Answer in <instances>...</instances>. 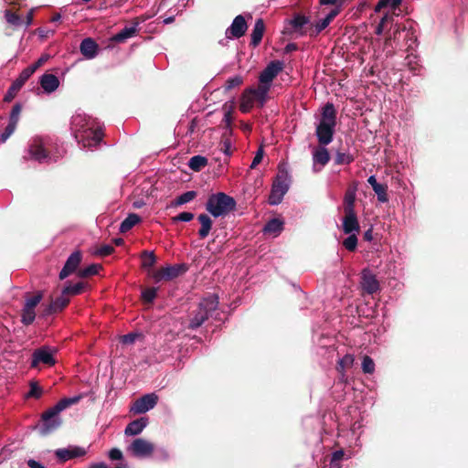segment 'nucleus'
Listing matches in <instances>:
<instances>
[{
  "label": "nucleus",
  "mask_w": 468,
  "mask_h": 468,
  "mask_svg": "<svg viewBox=\"0 0 468 468\" xmlns=\"http://www.w3.org/2000/svg\"><path fill=\"white\" fill-rule=\"evenodd\" d=\"M248 28L243 16H237L231 25L226 29L225 36L228 39L239 38L246 33Z\"/></svg>",
  "instance_id": "obj_14"
},
{
  "label": "nucleus",
  "mask_w": 468,
  "mask_h": 468,
  "mask_svg": "<svg viewBox=\"0 0 468 468\" xmlns=\"http://www.w3.org/2000/svg\"><path fill=\"white\" fill-rule=\"evenodd\" d=\"M357 232L349 233L348 237L343 240V246L348 250V251H355L357 247Z\"/></svg>",
  "instance_id": "obj_43"
},
{
  "label": "nucleus",
  "mask_w": 468,
  "mask_h": 468,
  "mask_svg": "<svg viewBox=\"0 0 468 468\" xmlns=\"http://www.w3.org/2000/svg\"><path fill=\"white\" fill-rule=\"evenodd\" d=\"M80 399H81V396H75L72 398H64L57 403L56 410L59 409L60 411H62V410L68 409L69 407L77 404L80 400Z\"/></svg>",
  "instance_id": "obj_41"
},
{
  "label": "nucleus",
  "mask_w": 468,
  "mask_h": 468,
  "mask_svg": "<svg viewBox=\"0 0 468 468\" xmlns=\"http://www.w3.org/2000/svg\"><path fill=\"white\" fill-rule=\"evenodd\" d=\"M90 468H108L104 463L92 464Z\"/></svg>",
  "instance_id": "obj_64"
},
{
  "label": "nucleus",
  "mask_w": 468,
  "mask_h": 468,
  "mask_svg": "<svg viewBox=\"0 0 468 468\" xmlns=\"http://www.w3.org/2000/svg\"><path fill=\"white\" fill-rule=\"evenodd\" d=\"M158 401V396L154 393H150L142 396L136 399L131 408V411L134 414H142L154 409Z\"/></svg>",
  "instance_id": "obj_13"
},
{
  "label": "nucleus",
  "mask_w": 468,
  "mask_h": 468,
  "mask_svg": "<svg viewBox=\"0 0 468 468\" xmlns=\"http://www.w3.org/2000/svg\"><path fill=\"white\" fill-rule=\"evenodd\" d=\"M86 286L85 282H80L74 285L69 284L63 288V294L69 295H79L80 294Z\"/></svg>",
  "instance_id": "obj_36"
},
{
  "label": "nucleus",
  "mask_w": 468,
  "mask_h": 468,
  "mask_svg": "<svg viewBox=\"0 0 468 468\" xmlns=\"http://www.w3.org/2000/svg\"><path fill=\"white\" fill-rule=\"evenodd\" d=\"M86 454L85 449L81 447H73V448H62L58 449L55 452V455L60 462H67L70 459L76 458V457H81Z\"/></svg>",
  "instance_id": "obj_19"
},
{
  "label": "nucleus",
  "mask_w": 468,
  "mask_h": 468,
  "mask_svg": "<svg viewBox=\"0 0 468 468\" xmlns=\"http://www.w3.org/2000/svg\"><path fill=\"white\" fill-rule=\"evenodd\" d=\"M30 71L31 69L29 70L26 69L22 70L18 78L12 83L6 94L5 95L4 100L5 101H11L15 98L17 91L23 87L25 82L31 77Z\"/></svg>",
  "instance_id": "obj_17"
},
{
  "label": "nucleus",
  "mask_w": 468,
  "mask_h": 468,
  "mask_svg": "<svg viewBox=\"0 0 468 468\" xmlns=\"http://www.w3.org/2000/svg\"><path fill=\"white\" fill-rule=\"evenodd\" d=\"M283 62L280 60L271 61L266 68L261 72L259 76L260 83L265 84L269 87L271 86L272 80L283 69Z\"/></svg>",
  "instance_id": "obj_11"
},
{
  "label": "nucleus",
  "mask_w": 468,
  "mask_h": 468,
  "mask_svg": "<svg viewBox=\"0 0 468 468\" xmlns=\"http://www.w3.org/2000/svg\"><path fill=\"white\" fill-rule=\"evenodd\" d=\"M48 59V57L42 56L34 64L26 68V69H31L30 74L32 75L39 67H41Z\"/></svg>",
  "instance_id": "obj_56"
},
{
  "label": "nucleus",
  "mask_w": 468,
  "mask_h": 468,
  "mask_svg": "<svg viewBox=\"0 0 468 468\" xmlns=\"http://www.w3.org/2000/svg\"><path fill=\"white\" fill-rule=\"evenodd\" d=\"M354 202L355 193L353 191L347 192L345 197V205H354Z\"/></svg>",
  "instance_id": "obj_62"
},
{
  "label": "nucleus",
  "mask_w": 468,
  "mask_h": 468,
  "mask_svg": "<svg viewBox=\"0 0 468 468\" xmlns=\"http://www.w3.org/2000/svg\"><path fill=\"white\" fill-rule=\"evenodd\" d=\"M142 267L148 269L153 267L156 262V256L154 251L144 250L141 254Z\"/></svg>",
  "instance_id": "obj_35"
},
{
  "label": "nucleus",
  "mask_w": 468,
  "mask_h": 468,
  "mask_svg": "<svg viewBox=\"0 0 468 468\" xmlns=\"http://www.w3.org/2000/svg\"><path fill=\"white\" fill-rule=\"evenodd\" d=\"M109 457L110 459L112 460H114V461H119V460H122L123 455H122V452L121 450L117 449V448H113L109 452Z\"/></svg>",
  "instance_id": "obj_59"
},
{
  "label": "nucleus",
  "mask_w": 468,
  "mask_h": 468,
  "mask_svg": "<svg viewBox=\"0 0 468 468\" xmlns=\"http://www.w3.org/2000/svg\"><path fill=\"white\" fill-rule=\"evenodd\" d=\"M263 158V150L260 148L257 153L255 154V156L250 164V168L254 169L261 161Z\"/></svg>",
  "instance_id": "obj_57"
},
{
  "label": "nucleus",
  "mask_w": 468,
  "mask_h": 468,
  "mask_svg": "<svg viewBox=\"0 0 468 468\" xmlns=\"http://www.w3.org/2000/svg\"><path fill=\"white\" fill-rule=\"evenodd\" d=\"M22 107L19 103H16L13 106L12 111L9 115V123L16 125L18 123L20 113H21Z\"/></svg>",
  "instance_id": "obj_46"
},
{
  "label": "nucleus",
  "mask_w": 468,
  "mask_h": 468,
  "mask_svg": "<svg viewBox=\"0 0 468 468\" xmlns=\"http://www.w3.org/2000/svg\"><path fill=\"white\" fill-rule=\"evenodd\" d=\"M54 142L48 136H35L30 141L28 146V154L30 158L42 162H48L50 160H57V156L52 154V147Z\"/></svg>",
  "instance_id": "obj_4"
},
{
  "label": "nucleus",
  "mask_w": 468,
  "mask_h": 468,
  "mask_svg": "<svg viewBox=\"0 0 468 468\" xmlns=\"http://www.w3.org/2000/svg\"><path fill=\"white\" fill-rule=\"evenodd\" d=\"M207 165V159L202 155H195L188 161V166L195 172H199Z\"/></svg>",
  "instance_id": "obj_33"
},
{
  "label": "nucleus",
  "mask_w": 468,
  "mask_h": 468,
  "mask_svg": "<svg viewBox=\"0 0 468 468\" xmlns=\"http://www.w3.org/2000/svg\"><path fill=\"white\" fill-rule=\"evenodd\" d=\"M197 197L196 191H187L184 194L180 195L176 199H175L171 205H186L194 200Z\"/></svg>",
  "instance_id": "obj_40"
},
{
  "label": "nucleus",
  "mask_w": 468,
  "mask_h": 468,
  "mask_svg": "<svg viewBox=\"0 0 468 468\" xmlns=\"http://www.w3.org/2000/svg\"><path fill=\"white\" fill-rule=\"evenodd\" d=\"M39 83L41 88L47 93L55 91L59 86V80L58 77L51 73L43 74L40 77Z\"/></svg>",
  "instance_id": "obj_21"
},
{
  "label": "nucleus",
  "mask_w": 468,
  "mask_h": 468,
  "mask_svg": "<svg viewBox=\"0 0 468 468\" xmlns=\"http://www.w3.org/2000/svg\"><path fill=\"white\" fill-rule=\"evenodd\" d=\"M361 287L367 294H374L380 291V284L375 274L368 269H364L361 272Z\"/></svg>",
  "instance_id": "obj_15"
},
{
  "label": "nucleus",
  "mask_w": 468,
  "mask_h": 468,
  "mask_svg": "<svg viewBox=\"0 0 468 468\" xmlns=\"http://www.w3.org/2000/svg\"><path fill=\"white\" fill-rule=\"evenodd\" d=\"M353 161V157L349 154L337 153L335 156V163L338 165H348Z\"/></svg>",
  "instance_id": "obj_53"
},
{
  "label": "nucleus",
  "mask_w": 468,
  "mask_h": 468,
  "mask_svg": "<svg viewBox=\"0 0 468 468\" xmlns=\"http://www.w3.org/2000/svg\"><path fill=\"white\" fill-rule=\"evenodd\" d=\"M80 49L81 54L87 58H94L98 54V45L90 37L83 39L80 43Z\"/></svg>",
  "instance_id": "obj_22"
},
{
  "label": "nucleus",
  "mask_w": 468,
  "mask_h": 468,
  "mask_svg": "<svg viewBox=\"0 0 468 468\" xmlns=\"http://www.w3.org/2000/svg\"><path fill=\"white\" fill-rule=\"evenodd\" d=\"M284 228V220L282 218H274L266 222L262 229L265 235L278 237Z\"/></svg>",
  "instance_id": "obj_20"
},
{
  "label": "nucleus",
  "mask_w": 468,
  "mask_h": 468,
  "mask_svg": "<svg viewBox=\"0 0 468 468\" xmlns=\"http://www.w3.org/2000/svg\"><path fill=\"white\" fill-rule=\"evenodd\" d=\"M367 182L372 186L374 192L377 194L378 201L381 203L387 202V186L378 183L375 176H370L367 179Z\"/></svg>",
  "instance_id": "obj_26"
},
{
  "label": "nucleus",
  "mask_w": 468,
  "mask_h": 468,
  "mask_svg": "<svg viewBox=\"0 0 468 468\" xmlns=\"http://www.w3.org/2000/svg\"><path fill=\"white\" fill-rule=\"evenodd\" d=\"M264 30H265V26H264V22L261 18H259L255 21V24H254V27H253V29H252V32H251V40H250V45H252L253 47H257L261 39H262V37H263V34H264Z\"/></svg>",
  "instance_id": "obj_27"
},
{
  "label": "nucleus",
  "mask_w": 468,
  "mask_h": 468,
  "mask_svg": "<svg viewBox=\"0 0 468 468\" xmlns=\"http://www.w3.org/2000/svg\"><path fill=\"white\" fill-rule=\"evenodd\" d=\"M44 293L42 291H37L34 294L26 292L24 295L25 303L21 311V323L24 325H30L36 318L35 308L43 299Z\"/></svg>",
  "instance_id": "obj_6"
},
{
  "label": "nucleus",
  "mask_w": 468,
  "mask_h": 468,
  "mask_svg": "<svg viewBox=\"0 0 468 468\" xmlns=\"http://www.w3.org/2000/svg\"><path fill=\"white\" fill-rule=\"evenodd\" d=\"M336 125V112L333 103H326L321 112V117L316 125L315 134L318 143L323 145H328L334 138Z\"/></svg>",
  "instance_id": "obj_3"
},
{
  "label": "nucleus",
  "mask_w": 468,
  "mask_h": 468,
  "mask_svg": "<svg viewBox=\"0 0 468 468\" xmlns=\"http://www.w3.org/2000/svg\"><path fill=\"white\" fill-rule=\"evenodd\" d=\"M29 391L27 394V398H34L36 399H40L43 394L42 388L38 385L37 381H30L29 383Z\"/></svg>",
  "instance_id": "obj_44"
},
{
  "label": "nucleus",
  "mask_w": 468,
  "mask_h": 468,
  "mask_svg": "<svg viewBox=\"0 0 468 468\" xmlns=\"http://www.w3.org/2000/svg\"><path fill=\"white\" fill-rule=\"evenodd\" d=\"M157 295V289L154 287L145 288L142 292V300L144 303L151 304Z\"/></svg>",
  "instance_id": "obj_42"
},
{
  "label": "nucleus",
  "mask_w": 468,
  "mask_h": 468,
  "mask_svg": "<svg viewBox=\"0 0 468 468\" xmlns=\"http://www.w3.org/2000/svg\"><path fill=\"white\" fill-rule=\"evenodd\" d=\"M255 96L252 89H247L243 91L240 99L239 110L242 112H249L254 106Z\"/></svg>",
  "instance_id": "obj_28"
},
{
  "label": "nucleus",
  "mask_w": 468,
  "mask_h": 468,
  "mask_svg": "<svg viewBox=\"0 0 468 468\" xmlns=\"http://www.w3.org/2000/svg\"><path fill=\"white\" fill-rule=\"evenodd\" d=\"M290 175L284 168H280L272 183L269 196V205H280L290 186Z\"/></svg>",
  "instance_id": "obj_5"
},
{
  "label": "nucleus",
  "mask_w": 468,
  "mask_h": 468,
  "mask_svg": "<svg viewBox=\"0 0 468 468\" xmlns=\"http://www.w3.org/2000/svg\"><path fill=\"white\" fill-rule=\"evenodd\" d=\"M56 409L57 404L42 413L41 420L43 424L40 431L42 435H47L59 427L61 421L57 418V416L61 411L59 409Z\"/></svg>",
  "instance_id": "obj_9"
},
{
  "label": "nucleus",
  "mask_w": 468,
  "mask_h": 468,
  "mask_svg": "<svg viewBox=\"0 0 468 468\" xmlns=\"http://www.w3.org/2000/svg\"><path fill=\"white\" fill-rule=\"evenodd\" d=\"M243 83V78L240 75H235L229 78L225 82V90H230L236 87L240 86Z\"/></svg>",
  "instance_id": "obj_45"
},
{
  "label": "nucleus",
  "mask_w": 468,
  "mask_h": 468,
  "mask_svg": "<svg viewBox=\"0 0 468 468\" xmlns=\"http://www.w3.org/2000/svg\"><path fill=\"white\" fill-rule=\"evenodd\" d=\"M342 229L345 234L360 232V226L357 215L354 210V207H345L344 217L342 218Z\"/></svg>",
  "instance_id": "obj_12"
},
{
  "label": "nucleus",
  "mask_w": 468,
  "mask_h": 468,
  "mask_svg": "<svg viewBox=\"0 0 468 468\" xmlns=\"http://www.w3.org/2000/svg\"><path fill=\"white\" fill-rule=\"evenodd\" d=\"M218 307V297L217 294L212 293L203 298L196 308L188 313L186 327L191 330L199 328L209 317L213 316Z\"/></svg>",
  "instance_id": "obj_2"
},
{
  "label": "nucleus",
  "mask_w": 468,
  "mask_h": 468,
  "mask_svg": "<svg viewBox=\"0 0 468 468\" xmlns=\"http://www.w3.org/2000/svg\"><path fill=\"white\" fill-rule=\"evenodd\" d=\"M206 205H236V201L230 196L218 192L209 196Z\"/></svg>",
  "instance_id": "obj_25"
},
{
  "label": "nucleus",
  "mask_w": 468,
  "mask_h": 468,
  "mask_svg": "<svg viewBox=\"0 0 468 468\" xmlns=\"http://www.w3.org/2000/svg\"><path fill=\"white\" fill-rule=\"evenodd\" d=\"M313 159L314 164H319L322 166H324L329 162L330 155L327 149L323 146L314 152Z\"/></svg>",
  "instance_id": "obj_32"
},
{
  "label": "nucleus",
  "mask_w": 468,
  "mask_h": 468,
  "mask_svg": "<svg viewBox=\"0 0 468 468\" xmlns=\"http://www.w3.org/2000/svg\"><path fill=\"white\" fill-rule=\"evenodd\" d=\"M141 221L140 216L134 213H131L128 217L121 223L120 232L126 233L131 230L136 224Z\"/></svg>",
  "instance_id": "obj_31"
},
{
  "label": "nucleus",
  "mask_w": 468,
  "mask_h": 468,
  "mask_svg": "<svg viewBox=\"0 0 468 468\" xmlns=\"http://www.w3.org/2000/svg\"><path fill=\"white\" fill-rule=\"evenodd\" d=\"M201 228L198 230L200 239H205L208 236L212 228V219L207 214H200L197 218Z\"/></svg>",
  "instance_id": "obj_29"
},
{
  "label": "nucleus",
  "mask_w": 468,
  "mask_h": 468,
  "mask_svg": "<svg viewBox=\"0 0 468 468\" xmlns=\"http://www.w3.org/2000/svg\"><path fill=\"white\" fill-rule=\"evenodd\" d=\"M82 259L81 252L80 250L74 251L69 255L62 270L58 274L59 280H64L70 274L74 273Z\"/></svg>",
  "instance_id": "obj_16"
},
{
  "label": "nucleus",
  "mask_w": 468,
  "mask_h": 468,
  "mask_svg": "<svg viewBox=\"0 0 468 468\" xmlns=\"http://www.w3.org/2000/svg\"><path fill=\"white\" fill-rule=\"evenodd\" d=\"M354 356L350 354H346L337 363L336 369L338 372L344 376V372L346 369L350 368L354 364Z\"/></svg>",
  "instance_id": "obj_34"
},
{
  "label": "nucleus",
  "mask_w": 468,
  "mask_h": 468,
  "mask_svg": "<svg viewBox=\"0 0 468 468\" xmlns=\"http://www.w3.org/2000/svg\"><path fill=\"white\" fill-rule=\"evenodd\" d=\"M138 21L133 22V26L125 27L119 33L115 34L112 39L117 43L124 42L126 39L131 38L136 35L138 32Z\"/></svg>",
  "instance_id": "obj_23"
},
{
  "label": "nucleus",
  "mask_w": 468,
  "mask_h": 468,
  "mask_svg": "<svg viewBox=\"0 0 468 468\" xmlns=\"http://www.w3.org/2000/svg\"><path fill=\"white\" fill-rule=\"evenodd\" d=\"M5 19L6 21L13 25V26H20L21 25V18L18 15L15 14V13H12L11 11L9 10H6L5 11Z\"/></svg>",
  "instance_id": "obj_51"
},
{
  "label": "nucleus",
  "mask_w": 468,
  "mask_h": 468,
  "mask_svg": "<svg viewBox=\"0 0 468 468\" xmlns=\"http://www.w3.org/2000/svg\"><path fill=\"white\" fill-rule=\"evenodd\" d=\"M102 269L101 264H90L88 267L81 269L78 271L80 278H87L93 276L99 272V270Z\"/></svg>",
  "instance_id": "obj_37"
},
{
  "label": "nucleus",
  "mask_w": 468,
  "mask_h": 468,
  "mask_svg": "<svg viewBox=\"0 0 468 468\" xmlns=\"http://www.w3.org/2000/svg\"><path fill=\"white\" fill-rule=\"evenodd\" d=\"M69 301L68 294H63L62 292L60 296L52 300L50 303L45 307L43 310V315H50L58 312H61L68 306Z\"/></svg>",
  "instance_id": "obj_18"
},
{
  "label": "nucleus",
  "mask_w": 468,
  "mask_h": 468,
  "mask_svg": "<svg viewBox=\"0 0 468 468\" xmlns=\"http://www.w3.org/2000/svg\"><path fill=\"white\" fill-rule=\"evenodd\" d=\"M236 207H207V211L215 218L224 217L230 211H233Z\"/></svg>",
  "instance_id": "obj_39"
},
{
  "label": "nucleus",
  "mask_w": 468,
  "mask_h": 468,
  "mask_svg": "<svg viewBox=\"0 0 468 468\" xmlns=\"http://www.w3.org/2000/svg\"><path fill=\"white\" fill-rule=\"evenodd\" d=\"M402 0H379L378 7L390 6L391 8H397Z\"/></svg>",
  "instance_id": "obj_55"
},
{
  "label": "nucleus",
  "mask_w": 468,
  "mask_h": 468,
  "mask_svg": "<svg viewBox=\"0 0 468 468\" xmlns=\"http://www.w3.org/2000/svg\"><path fill=\"white\" fill-rule=\"evenodd\" d=\"M56 352V349L51 350V348L48 346H44L34 350L30 367L32 368H37L39 364H44L48 367H53L57 362L54 357V354Z\"/></svg>",
  "instance_id": "obj_7"
},
{
  "label": "nucleus",
  "mask_w": 468,
  "mask_h": 468,
  "mask_svg": "<svg viewBox=\"0 0 468 468\" xmlns=\"http://www.w3.org/2000/svg\"><path fill=\"white\" fill-rule=\"evenodd\" d=\"M270 89H271V87H269L265 84H262V83H260V85L257 89H252V92L255 96V100H259L261 101V105H263Z\"/></svg>",
  "instance_id": "obj_38"
},
{
  "label": "nucleus",
  "mask_w": 468,
  "mask_h": 468,
  "mask_svg": "<svg viewBox=\"0 0 468 468\" xmlns=\"http://www.w3.org/2000/svg\"><path fill=\"white\" fill-rule=\"evenodd\" d=\"M345 455V452L343 450L335 451L332 453L331 462L339 463V462L343 459Z\"/></svg>",
  "instance_id": "obj_60"
},
{
  "label": "nucleus",
  "mask_w": 468,
  "mask_h": 468,
  "mask_svg": "<svg viewBox=\"0 0 468 468\" xmlns=\"http://www.w3.org/2000/svg\"><path fill=\"white\" fill-rule=\"evenodd\" d=\"M136 339V335L134 334H127L122 336V343L125 345L133 344Z\"/></svg>",
  "instance_id": "obj_61"
},
{
  "label": "nucleus",
  "mask_w": 468,
  "mask_h": 468,
  "mask_svg": "<svg viewBox=\"0 0 468 468\" xmlns=\"http://www.w3.org/2000/svg\"><path fill=\"white\" fill-rule=\"evenodd\" d=\"M221 150L223 151V153L228 155V156H230L232 154V150H231V142L229 139H225L223 142H222V146H221Z\"/></svg>",
  "instance_id": "obj_58"
},
{
  "label": "nucleus",
  "mask_w": 468,
  "mask_h": 468,
  "mask_svg": "<svg viewBox=\"0 0 468 468\" xmlns=\"http://www.w3.org/2000/svg\"><path fill=\"white\" fill-rule=\"evenodd\" d=\"M148 423L147 418H140L131 421L125 428L124 433L127 436L140 434Z\"/></svg>",
  "instance_id": "obj_24"
},
{
  "label": "nucleus",
  "mask_w": 468,
  "mask_h": 468,
  "mask_svg": "<svg viewBox=\"0 0 468 468\" xmlns=\"http://www.w3.org/2000/svg\"><path fill=\"white\" fill-rule=\"evenodd\" d=\"M128 450L132 454L138 458L150 457L154 451V445L143 438H137L130 444Z\"/></svg>",
  "instance_id": "obj_10"
},
{
  "label": "nucleus",
  "mask_w": 468,
  "mask_h": 468,
  "mask_svg": "<svg viewBox=\"0 0 468 468\" xmlns=\"http://www.w3.org/2000/svg\"><path fill=\"white\" fill-rule=\"evenodd\" d=\"M336 16H338V9H332L324 18L318 20L314 25L315 33L319 34L325 29Z\"/></svg>",
  "instance_id": "obj_30"
},
{
  "label": "nucleus",
  "mask_w": 468,
  "mask_h": 468,
  "mask_svg": "<svg viewBox=\"0 0 468 468\" xmlns=\"http://www.w3.org/2000/svg\"><path fill=\"white\" fill-rule=\"evenodd\" d=\"M194 218V214L191 212H181L176 217L172 218L173 222L184 221L188 222Z\"/></svg>",
  "instance_id": "obj_54"
},
{
  "label": "nucleus",
  "mask_w": 468,
  "mask_h": 468,
  "mask_svg": "<svg viewBox=\"0 0 468 468\" xmlns=\"http://www.w3.org/2000/svg\"><path fill=\"white\" fill-rule=\"evenodd\" d=\"M362 370L366 374H372L375 371V363L370 356H365L363 357Z\"/></svg>",
  "instance_id": "obj_47"
},
{
  "label": "nucleus",
  "mask_w": 468,
  "mask_h": 468,
  "mask_svg": "<svg viewBox=\"0 0 468 468\" xmlns=\"http://www.w3.org/2000/svg\"><path fill=\"white\" fill-rule=\"evenodd\" d=\"M70 130L82 148L92 149L102 140V126L81 111H77L70 120Z\"/></svg>",
  "instance_id": "obj_1"
},
{
  "label": "nucleus",
  "mask_w": 468,
  "mask_h": 468,
  "mask_svg": "<svg viewBox=\"0 0 468 468\" xmlns=\"http://www.w3.org/2000/svg\"><path fill=\"white\" fill-rule=\"evenodd\" d=\"M27 465L30 468H46L42 463H40L39 462L35 461L33 459H30L27 461Z\"/></svg>",
  "instance_id": "obj_63"
},
{
  "label": "nucleus",
  "mask_w": 468,
  "mask_h": 468,
  "mask_svg": "<svg viewBox=\"0 0 468 468\" xmlns=\"http://www.w3.org/2000/svg\"><path fill=\"white\" fill-rule=\"evenodd\" d=\"M308 23H309L308 17H306L304 16H301V15L294 16L292 18V20L291 21V25L294 28H301Z\"/></svg>",
  "instance_id": "obj_50"
},
{
  "label": "nucleus",
  "mask_w": 468,
  "mask_h": 468,
  "mask_svg": "<svg viewBox=\"0 0 468 468\" xmlns=\"http://www.w3.org/2000/svg\"><path fill=\"white\" fill-rule=\"evenodd\" d=\"M16 129V125L8 122L4 132L0 134V144H4L6 140L14 133Z\"/></svg>",
  "instance_id": "obj_48"
},
{
  "label": "nucleus",
  "mask_w": 468,
  "mask_h": 468,
  "mask_svg": "<svg viewBox=\"0 0 468 468\" xmlns=\"http://www.w3.org/2000/svg\"><path fill=\"white\" fill-rule=\"evenodd\" d=\"M188 271V265L186 263L167 265L155 271L154 279L156 282L172 281L182 276Z\"/></svg>",
  "instance_id": "obj_8"
},
{
  "label": "nucleus",
  "mask_w": 468,
  "mask_h": 468,
  "mask_svg": "<svg viewBox=\"0 0 468 468\" xmlns=\"http://www.w3.org/2000/svg\"><path fill=\"white\" fill-rule=\"evenodd\" d=\"M114 250H115L114 247H112V245L105 244V245H101L100 248H98L95 253L98 256L106 257V256L112 254L114 252Z\"/></svg>",
  "instance_id": "obj_52"
},
{
  "label": "nucleus",
  "mask_w": 468,
  "mask_h": 468,
  "mask_svg": "<svg viewBox=\"0 0 468 468\" xmlns=\"http://www.w3.org/2000/svg\"><path fill=\"white\" fill-rule=\"evenodd\" d=\"M346 1V0H319L322 5H334L333 9H338V14L342 11Z\"/></svg>",
  "instance_id": "obj_49"
}]
</instances>
